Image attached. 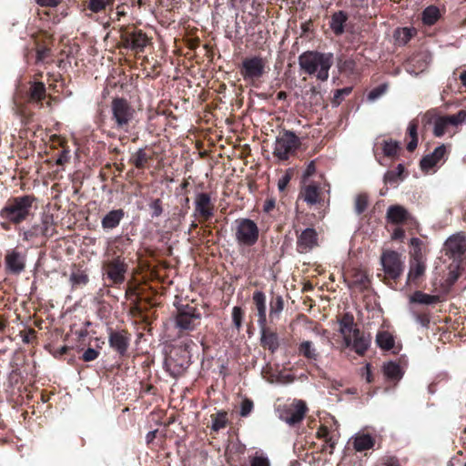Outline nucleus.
Returning <instances> with one entry per match:
<instances>
[{
  "mask_svg": "<svg viewBox=\"0 0 466 466\" xmlns=\"http://www.w3.org/2000/svg\"><path fill=\"white\" fill-rule=\"evenodd\" d=\"M299 65L304 73L316 75L319 80L326 81L333 65V54L306 51L299 56Z\"/></svg>",
  "mask_w": 466,
  "mask_h": 466,
  "instance_id": "obj_1",
  "label": "nucleus"
},
{
  "mask_svg": "<svg viewBox=\"0 0 466 466\" xmlns=\"http://www.w3.org/2000/svg\"><path fill=\"white\" fill-rule=\"evenodd\" d=\"M194 342L190 339H186L182 345L174 347L170 353L166 357L165 365L167 370L173 376L182 375L191 363V348Z\"/></svg>",
  "mask_w": 466,
  "mask_h": 466,
  "instance_id": "obj_2",
  "label": "nucleus"
},
{
  "mask_svg": "<svg viewBox=\"0 0 466 466\" xmlns=\"http://www.w3.org/2000/svg\"><path fill=\"white\" fill-rule=\"evenodd\" d=\"M233 233L235 241L240 249L255 246L259 239L258 224L248 218H239L234 221Z\"/></svg>",
  "mask_w": 466,
  "mask_h": 466,
  "instance_id": "obj_3",
  "label": "nucleus"
},
{
  "mask_svg": "<svg viewBox=\"0 0 466 466\" xmlns=\"http://www.w3.org/2000/svg\"><path fill=\"white\" fill-rule=\"evenodd\" d=\"M33 200L34 198L30 196L12 198L7 201L0 215L10 222L20 223L28 217Z\"/></svg>",
  "mask_w": 466,
  "mask_h": 466,
  "instance_id": "obj_4",
  "label": "nucleus"
},
{
  "mask_svg": "<svg viewBox=\"0 0 466 466\" xmlns=\"http://www.w3.org/2000/svg\"><path fill=\"white\" fill-rule=\"evenodd\" d=\"M380 261L385 274L384 282L390 286L397 284L405 268L401 255L395 250H386L382 252Z\"/></svg>",
  "mask_w": 466,
  "mask_h": 466,
  "instance_id": "obj_5",
  "label": "nucleus"
},
{
  "mask_svg": "<svg viewBox=\"0 0 466 466\" xmlns=\"http://www.w3.org/2000/svg\"><path fill=\"white\" fill-rule=\"evenodd\" d=\"M301 145L299 137L290 130L279 133L275 141L273 156L280 161L294 156Z\"/></svg>",
  "mask_w": 466,
  "mask_h": 466,
  "instance_id": "obj_6",
  "label": "nucleus"
},
{
  "mask_svg": "<svg viewBox=\"0 0 466 466\" xmlns=\"http://www.w3.org/2000/svg\"><path fill=\"white\" fill-rule=\"evenodd\" d=\"M267 58L260 56H247L239 66V73L247 83L254 85L267 73Z\"/></svg>",
  "mask_w": 466,
  "mask_h": 466,
  "instance_id": "obj_7",
  "label": "nucleus"
},
{
  "mask_svg": "<svg viewBox=\"0 0 466 466\" xmlns=\"http://www.w3.org/2000/svg\"><path fill=\"white\" fill-rule=\"evenodd\" d=\"M424 117L428 119L427 123H431L433 120V134L435 137H441L449 133L451 128L457 127L466 122V111L460 110L454 115L447 116H433L428 112Z\"/></svg>",
  "mask_w": 466,
  "mask_h": 466,
  "instance_id": "obj_8",
  "label": "nucleus"
},
{
  "mask_svg": "<svg viewBox=\"0 0 466 466\" xmlns=\"http://www.w3.org/2000/svg\"><path fill=\"white\" fill-rule=\"evenodd\" d=\"M308 410L306 402L297 399L277 407L279 418L292 427L299 424L304 420Z\"/></svg>",
  "mask_w": 466,
  "mask_h": 466,
  "instance_id": "obj_9",
  "label": "nucleus"
},
{
  "mask_svg": "<svg viewBox=\"0 0 466 466\" xmlns=\"http://www.w3.org/2000/svg\"><path fill=\"white\" fill-rule=\"evenodd\" d=\"M200 319V313L195 307L186 305L177 309L175 317V327L178 329V334L188 332L197 327Z\"/></svg>",
  "mask_w": 466,
  "mask_h": 466,
  "instance_id": "obj_10",
  "label": "nucleus"
},
{
  "mask_svg": "<svg viewBox=\"0 0 466 466\" xmlns=\"http://www.w3.org/2000/svg\"><path fill=\"white\" fill-rule=\"evenodd\" d=\"M293 229L297 238L296 250L299 254L311 251L319 246V234L313 228H300L299 225L293 224Z\"/></svg>",
  "mask_w": 466,
  "mask_h": 466,
  "instance_id": "obj_11",
  "label": "nucleus"
},
{
  "mask_svg": "<svg viewBox=\"0 0 466 466\" xmlns=\"http://www.w3.org/2000/svg\"><path fill=\"white\" fill-rule=\"evenodd\" d=\"M386 219L388 223L397 226H407L410 228H415L419 226L413 215L403 206L398 204L391 205L388 208Z\"/></svg>",
  "mask_w": 466,
  "mask_h": 466,
  "instance_id": "obj_12",
  "label": "nucleus"
},
{
  "mask_svg": "<svg viewBox=\"0 0 466 466\" xmlns=\"http://www.w3.org/2000/svg\"><path fill=\"white\" fill-rule=\"evenodd\" d=\"M445 254L456 262H461L466 255V236L457 233L451 236L444 244Z\"/></svg>",
  "mask_w": 466,
  "mask_h": 466,
  "instance_id": "obj_13",
  "label": "nucleus"
},
{
  "mask_svg": "<svg viewBox=\"0 0 466 466\" xmlns=\"http://www.w3.org/2000/svg\"><path fill=\"white\" fill-rule=\"evenodd\" d=\"M215 205L210 195L206 192L198 193L195 198V215L200 223L207 222L214 217Z\"/></svg>",
  "mask_w": 466,
  "mask_h": 466,
  "instance_id": "obj_14",
  "label": "nucleus"
},
{
  "mask_svg": "<svg viewBox=\"0 0 466 466\" xmlns=\"http://www.w3.org/2000/svg\"><path fill=\"white\" fill-rule=\"evenodd\" d=\"M343 342L346 348H351L358 355L364 356L370 345V337L355 329L354 334L345 338Z\"/></svg>",
  "mask_w": 466,
  "mask_h": 466,
  "instance_id": "obj_15",
  "label": "nucleus"
},
{
  "mask_svg": "<svg viewBox=\"0 0 466 466\" xmlns=\"http://www.w3.org/2000/svg\"><path fill=\"white\" fill-rule=\"evenodd\" d=\"M426 268V260L410 259L406 285L420 287L424 280Z\"/></svg>",
  "mask_w": 466,
  "mask_h": 466,
  "instance_id": "obj_16",
  "label": "nucleus"
},
{
  "mask_svg": "<svg viewBox=\"0 0 466 466\" xmlns=\"http://www.w3.org/2000/svg\"><path fill=\"white\" fill-rule=\"evenodd\" d=\"M258 326L260 329V346L274 354L280 345L278 332L268 326L267 323Z\"/></svg>",
  "mask_w": 466,
  "mask_h": 466,
  "instance_id": "obj_17",
  "label": "nucleus"
},
{
  "mask_svg": "<svg viewBox=\"0 0 466 466\" xmlns=\"http://www.w3.org/2000/svg\"><path fill=\"white\" fill-rule=\"evenodd\" d=\"M430 62V56L420 52L410 56L406 60L404 66L408 73L417 76L428 68Z\"/></svg>",
  "mask_w": 466,
  "mask_h": 466,
  "instance_id": "obj_18",
  "label": "nucleus"
},
{
  "mask_svg": "<svg viewBox=\"0 0 466 466\" xmlns=\"http://www.w3.org/2000/svg\"><path fill=\"white\" fill-rule=\"evenodd\" d=\"M112 111L118 127L127 124L132 116V110L124 99H114L112 103Z\"/></svg>",
  "mask_w": 466,
  "mask_h": 466,
  "instance_id": "obj_19",
  "label": "nucleus"
},
{
  "mask_svg": "<svg viewBox=\"0 0 466 466\" xmlns=\"http://www.w3.org/2000/svg\"><path fill=\"white\" fill-rule=\"evenodd\" d=\"M349 288H355L363 292L370 287V279L366 270L359 268H353L349 272Z\"/></svg>",
  "mask_w": 466,
  "mask_h": 466,
  "instance_id": "obj_20",
  "label": "nucleus"
},
{
  "mask_svg": "<svg viewBox=\"0 0 466 466\" xmlns=\"http://www.w3.org/2000/svg\"><path fill=\"white\" fill-rule=\"evenodd\" d=\"M447 155L446 146L444 144L437 147L431 154L424 156L420 166L422 171H429L444 160Z\"/></svg>",
  "mask_w": 466,
  "mask_h": 466,
  "instance_id": "obj_21",
  "label": "nucleus"
},
{
  "mask_svg": "<svg viewBox=\"0 0 466 466\" xmlns=\"http://www.w3.org/2000/svg\"><path fill=\"white\" fill-rule=\"evenodd\" d=\"M105 269L107 277L114 283H120L124 280L126 268L124 263L119 258H116L107 262L105 266Z\"/></svg>",
  "mask_w": 466,
  "mask_h": 466,
  "instance_id": "obj_22",
  "label": "nucleus"
},
{
  "mask_svg": "<svg viewBox=\"0 0 466 466\" xmlns=\"http://www.w3.org/2000/svg\"><path fill=\"white\" fill-rule=\"evenodd\" d=\"M382 372L387 381L396 385L403 377L404 371L399 363L389 361L383 364Z\"/></svg>",
  "mask_w": 466,
  "mask_h": 466,
  "instance_id": "obj_23",
  "label": "nucleus"
},
{
  "mask_svg": "<svg viewBox=\"0 0 466 466\" xmlns=\"http://www.w3.org/2000/svg\"><path fill=\"white\" fill-rule=\"evenodd\" d=\"M349 15L345 11L339 10L331 15L329 28L336 36H340L345 33V27Z\"/></svg>",
  "mask_w": 466,
  "mask_h": 466,
  "instance_id": "obj_24",
  "label": "nucleus"
},
{
  "mask_svg": "<svg viewBox=\"0 0 466 466\" xmlns=\"http://www.w3.org/2000/svg\"><path fill=\"white\" fill-rule=\"evenodd\" d=\"M252 301L257 310L258 324L267 323L266 295L261 290H256L252 295Z\"/></svg>",
  "mask_w": 466,
  "mask_h": 466,
  "instance_id": "obj_25",
  "label": "nucleus"
},
{
  "mask_svg": "<svg viewBox=\"0 0 466 466\" xmlns=\"http://www.w3.org/2000/svg\"><path fill=\"white\" fill-rule=\"evenodd\" d=\"M338 323L339 325V332L343 336V341H345V338L352 336L355 329H358L354 322V316L350 312L343 313L338 319Z\"/></svg>",
  "mask_w": 466,
  "mask_h": 466,
  "instance_id": "obj_26",
  "label": "nucleus"
},
{
  "mask_svg": "<svg viewBox=\"0 0 466 466\" xmlns=\"http://www.w3.org/2000/svg\"><path fill=\"white\" fill-rule=\"evenodd\" d=\"M5 265L10 272L19 274L25 268L24 257L20 253L13 250L6 255Z\"/></svg>",
  "mask_w": 466,
  "mask_h": 466,
  "instance_id": "obj_27",
  "label": "nucleus"
},
{
  "mask_svg": "<svg viewBox=\"0 0 466 466\" xmlns=\"http://www.w3.org/2000/svg\"><path fill=\"white\" fill-rule=\"evenodd\" d=\"M299 196L309 206L316 205L321 201L320 188L316 184L306 186L300 192Z\"/></svg>",
  "mask_w": 466,
  "mask_h": 466,
  "instance_id": "obj_28",
  "label": "nucleus"
},
{
  "mask_svg": "<svg viewBox=\"0 0 466 466\" xmlns=\"http://www.w3.org/2000/svg\"><path fill=\"white\" fill-rule=\"evenodd\" d=\"M110 346L120 354L126 352L128 345V339L124 332H112L109 336Z\"/></svg>",
  "mask_w": 466,
  "mask_h": 466,
  "instance_id": "obj_29",
  "label": "nucleus"
},
{
  "mask_svg": "<svg viewBox=\"0 0 466 466\" xmlns=\"http://www.w3.org/2000/svg\"><path fill=\"white\" fill-rule=\"evenodd\" d=\"M127 41L130 48L137 54L143 53L146 46V35L141 31L132 33Z\"/></svg>",
  "mask_w": 466,
  "mask_h": 466,
  "instance_id": "obj_30",
  "label": "nucleus"
},
{
  "mask_svg": "<svg viewBox=\"0 0 466 466\" xmlns=\"http://www.w3.org/2000/svg\"><path fill=\"white\" fill-rule=\"evenodd\" d=\"M441 18V12L436 5L427 6L421 14V20L425 25H433Z\"/></svg>",
  "mask_w": 466,
  "mask_h": 466,
  "instance_id": "obj_31",
  "label": "nucleus"
},
{
  "mask_svg": "<svg viewBox=\"0 0 466 466\" xmlns=\"http://www.w3.org/2000/svg\"><path fill=\"white\" fill-rule=\"evenodd\" d=\"M123 217L124 212L122 209L112 210L102 219V226L104 228H114L119 224Z\"/></svg>",
  "mask_w": 466,
  "mask_h": 466,
  "instance_id": "obj_32",
  "label": "nucleus"
},
{
  "mask_svg": "<svg viewBox=\"0 0 466 466\" xmlns=\"http://www.w3.org/2000/svg\"><path fill=\"white\" fill-rule=\"evenodd\" d=\"M440 298L437 295H430L427 293H424L420 290L415 291L410 297V303H419V304H425V305H431L435 304L439 302Z\"/></svg>",
  "mask_w": 466,
  "mask_h": 466,
  "instance_id": "obj_33",
  "label": "nucleus"
},
{
  "mask_svg": "<svg viewBox=\"0 0 466 466\" xmlns=\"http://www.w3.org/2000/svg\"><path fill=\"white\" fill-rule=\"evenodd\" d=\"M375 440L369 434H361L355 437L353 447L357 451H364L373 448Z\"/></svg>",
  "mask_w": 466,
  "mask_h": 466,
  "instance_id": "obj_34",
  "label": "nucleus"
},
{
  "mask_svg": "<svg viewBox=\"0 0 466 466\" xmlns=\"http://www.w3.org/2000/svg\"><path fill=\"white\" fill-rule=\"evenodd\" d=\"M416 34L417 30L414 27H401L395 30L394 37L398 44L406 45Z\"/></svg>",
  "mask_w": 466,
  "mask_h": 466,
  "instance_id": "obj_35",
  "label": "nucleus"
},
{
  "mask_svg": "<svg viewBox=\"0 0 466 466\" xmlns=\"http://www.w3.org/2000/svg\"><path fill=\"white\" fill-rule=\"evenodd\" d=\"M376 343L377 345L384 350H390L394 347V338L391 333L389 331H379L376 336Z\"/></svg>",
  "mask_w": 466,
  "mask_h": 466,
  "instance_id": "obj_36",
  "label": "nucleus"
},
{
  "mask_svg": "<svg viewBox=\"0 0 466 466\" xmlns=\"http://www.w3.org/2000/svg\"><path fill=\"white\" fill-rule=\"evenodd\" d=\"M405 167L402 164H399L395 169L388 170L383 177L384 183L393 185L396 184L399 180H402L404 178Z\"/></svg>",
  "mask_w": 466,
  "mask_h": 466,
  "instance_id": "obj_37",
  "label": "nucleus"
},
{
  "mask_svg": "<svg viewBox=\"0 0 466 466\" xmlns=\"http://www.w3.org/2000/svg\"><path fill=\"white\" fill-rule=\"evenodd\" d=\"M299 354L309 360H317L319 353L309 340L302 341L299 346Z\"/></svg>",
  "mask_w": 466,
  "mask_h": 466,
  "instance_id": "obj_38",
  "label": "nucleus"
},
{
  "mask_svg": "<svg viewBox=\"0 0 466 466\" xmlns=\"http://www.w3.org/2000/svg\"><path fill=\"white\" fill-rule=\"evenodd\" d=\"M212 425L211 430L213 431L218 432L221 429L226 428L228 424V413L225 410H219L215 414H211L210 416Z\"/></svg>",
  "mask_w": 466,
  "mask_h": 466,
  "instance_id": "obj_39",
  "label": "nucleus"
},
{
  "mask_svg": "<svg viewBox=\"0 0 466 466\" xmlns=\"http://www.w3.org/2000/svg\"><path fill=\"white\" fill-rule=\"evenodd\" d=\"M418 127L419 124L417 120L410 121L408 126L407 133L410 137V141L407 145V150L410 152L414 151L418 146Z\"/></svg>",
  "mask_w": 466,
  "mask_h": 466,
  "instance_id": "obj_40",
  "label": "nucleus"
},
{
  "mask_svg": "<svg viewBox=\"0 0 466 466\" xmlns=\"http://www.w3.org/2000/svg\"><path fill=\"white\" fill-rule=\"evenodd\" d=\"M284 309V300L281 296L273 297L269 302V319L273 321L279 318V313Z\"/></svg>",
  "mask_w": 466,
  "mask_h": 466,
  "instance_id": "obj_41",
  "label": "nucleus"
},
{
  "mask_svg": "<svg viewBox=\"0 0 466 466\" xmlns=\"http://www.w3.org/2000/svg\"><path fill=\"white\" fill-rule=\"evenodd\" d=\"M423 242L419 238H411L410 246L412 249L410 252V259L426 260L425 255L422 252Z\"/></svg>",
  "mask_w": 466,
  "mask_h": 466,
  "instance_id": "obj_42",
  "label": "nucleus"
},
{
  "mask_svg": "<svg viewBox=\"0 0 466 466\" xmlns=\"http://www.w3.org/2000/svg\"><path fill=\"white\" fill-rule=\"evenodd\" d=\"M316 436L318 439H323L325 441V443L330 448L329 453H332V450L335 448L336 441L334 437L330 435L328 427L325 425H320L317 431Z\"/></svg>",
  "mask_w": 466,
  "mask_h": 466,
  "instance_id": "obj_43",
  "label": "nucleus"
},
{
  "mask_svg": "<svg viewBox=\"0 0 466 466\" xmlns=\"http://www.w3.org/2000/svg\"><path fill=\"white\" fill-rule=\"evenodd\" d=\"M400 146L398 142L393 140H384L382 145V151L386 157H394L398 155Z\"/></svg>",
  "mask_w": 466,
  "mask_h": 466,
  "instance_id": "obj_44",
  "label": "nucleus"
},
{
  "mask_svg": "<svg viewBox=\"0 0 466 466\" xmlns=\"http://www.w3.org/2000/svg\"><path fill=\"white\" fill-rule=\"evenodd\" d=\"M339 70L347 75L358 74V66L355 60L350 58L340 61L339 64Z\"/></svg>",
  "mask_w": 466,
  "mask_h": 466,
  "instance_id": "obj_45",
  "label": "nucleus"
},
{
  "mask_svg": "<svg viewBox=\"0 0 466 466\" xmlns=\"http://www.w3.org/2000/svg\"><path fill=\"white\" fill-rule=\"evenodd\" d=\"M30 96L33 100L41 101L46 96V87L41 82L34 83L30 88Z\"/></svg>",
  "mask_w": 466,
  "mask_h": 466,
  "instance_id": "obj_46",
  "label": "nucleus"
},
{
  "mask_svg": "<svg viewBox=\"0 0 466 466\" xmlns=\"http://www.w3.org/2000/svg\"><path fill=\"white\" fill-rule=\"evenodd\" d=\"M243 318L244 310L240 307L235 306L232 309V322L238 331L242 328Z\"/></svg>",
  "mask_w": 466,
  "mask_h": 466,
  "instance_id": "obj_47",
  "label": "nucleus"
},
{
  "mask_svg": "<svg viewBox=\"0 0 466 466\" xmlns=\"http://www.w3.org/2000/svg\"><path fill=\"white\" fill-rule=\"evenodd\" d=\"M369 200L366 194H359L355 199V212L361 215L368 208Z\"/></svg>",
  "mask_w": 466,
  "mask_h": 466,
  "instance_id": "obj_48",
  "label": "nucleus"
},
{
  "mask_svg": "<svg viewBox=\"0 0 466 466\" xmlns=\"http://www.w3.org/2000/svg\"><path fill=\"white\" fill-rule=\"evenodd\" d=\"M149 208L152 218H157L161 216L163 213V203L161 198H157L156 199H152V201L149 203Z\"/></svg>",
  "mask_w": 466,
  "mask_h": 466,
  "instance_id": "obj_49",
  "label": "nucleus"
},
{
  "mask_svg": "<svg viewBox=\"0 0 466 466\" xmlns=\"http://www.w3.org/2000/svg\"><path fill=\"white\" fill-rule=\"evenodd\" d=\"M293 176L291 169H288L285 174L278 181V188L280 192H284L289 184Z\"/></svg>",
  "mask_w": 466,
  "mask_h": 466,
  "instance_id": "obj_50",
  "label": "nucleus"
},
{
  "mask_svg": "<svg viewBox=\"0 0 466 466\" xmlns=\"http://www.w3.org/2000/svg\"><path fill=\"white\" fill-rule=\"evenodd\" d=\"M352 91V87H344L341 89H337L334 93L333 96V104L339 105L345 98V96H349Z\"/></svg>",
  "mask_w": 466,
  "mask_h": 466,
  "instance_id": "obj_51",
  "label": "nucleus"
},
{
  "mask_svg": "<svg viewBox=\"0 0 466 466\" xmlns=\"http://www.w3.org/2000/svg\"><path fill=\"white\" fill-rule=\"evenodd\" d=\"M42 233L44 235H51L54 231V222L52 216L46 215L42 218Z\"/></svg>",
  "mask_w": 466,
  "mask_h": 466,
  "instance_id": "obj_52",
  "label": "nucleus"
},
{
  "mask_svg": "<svg viewBox=\"0 0 466 466\" xmlns=\"http://www.w3.org/2000/svg\"><path fill=\"white\" fill-rule=\"evenodd\" d=\"M387 90V86L385 84L380 85L370 90L368 94V99L370 101H374L380 97Z\"/></svg>",
  "mask_w": 466,
  "mask_h": 466,
  "instance_id": "obj_53",
  "label": "nucleus"
},
{
  "mask_svg": "<svg viewBox=\"0 0 466 466\" xmlns=\"http://www.w3.org/2000/svg\"><path fill=\"white\" fill-rule=\"evenodd\" d=\"M253 408H254V403L251 400H249V399L243 400L241 402V407H240V416L241 417L248 416L251 413Z\"/></svg>",
  "mask_w": 466,
  "mask_h": 466,
  "instance_id": "obj_54",
  "label": "nucleus"
},
{
  "mask_svg": "<svg viewBox=\"0 0 466 466\" xmlns=\"http://www.w3.org/2000/svg\"><path fill=\"white\" fill-rule=\"evenodd\" d=\"M414 316L418 323H420L422 327L428 328L431 322L430 313L427 311L422 312H415Z\"/></svg>",
  "mask_w": 466,
  "mask_h": 466,
  "instance_id": "obj_55",
  "label": "nucleus"
},
{
  "mask_svg": "<svg viewBox=\"0 0 466 466\" xmlns=\"http://www.w3.org/2000/svg\"><path fill=\"white\" fill-rule=\"evenodd\" d=\"M157 4L167 11H172L178 7L179 0H157Z\"/></svg>",
  "mask_w": 466,
  "mask_h": 466,
  "instance_id": "obj_56",
  "label": "nucleus"
},
{
  "mask_svg": "<svg viewBox=\"0 0 466 466\" xmlns=\"http://www.w3.org/2000/svg\"><path fill=\"white\" fill-rule=\"evenodd\" d=\"M106 0H90L89 8L95 13H98L106 8Z\"/></svg>",
  "mask_w": 466,
  "mask_h": 466,
  "instance_id": "obj_57",
  "label": "nucleus"
},
{
  "mask_svg": "<svg viewBox=\"0 0 466 466\" xmlns=\"http://www.w3.org/2000/svg\"><path fill=\"white\" fill-rule=\"evenodd\" d=\"M250 466H270V463L267 457L254 456L250 461Z\"/></svg>",
  "mask_w": 466,
  "mask_h": 466,
  "instance_id": "obj_58",
  "label": "nucleus"
},
{
  "mask_svg": "<svg viewBox=\"0 0 466 466\" xmlns=\"http://www.w3.org/2000/svg\"><path fill=\"white\" fill-rule=\"evenodd\" d=\"M98 357V352L94 349H87L83 354V360L85 361H92Z\"/></svg>",
  "mask_w": 466,
  "mask_h": 466,
  "instance_id": "obj_59",
  "label": "nucleus"
},
{
  "mask_svg": "<svg viewBox=\"0 0 466 466\" xmlns=\"http://www.w3.org/2000/svg\"><path fill=\"white\" fill-rule=\"evenodd\" d=\"M315 173H316V165H315V161L312 160L308 164V166L304 171L303 177H304V178H308V177H312Z\"/></svg>",
  "mask_w": 466,
  "mask_h": 466,
  "instance_id": "obj_60",
  "label": "nucleus"
},
{
  "mask_svg": "<svg viewBox=\"0 0 466 466\" xmlns=\"http://www.w3.org/2000/svg\"><path fill=\"white\" fill-rule=\"evenodd\" d=\"M405 237V231L401 227H397L391 235V238L394 240H402Z\"/></svg>",
  "mask_w": 466,
  "mask_h": 466,
  "instance_id": "obj_61",
  "label": "nucleus"
},
{
  "mask_svg": "<svg viewBox=\"0 0 466 466\" xmlns=\"http://www.w3.org/2000/svg\"><path fill=\"white\" fill-rule=\"evenodd\" d=\"M362 376L365 378L368 383H371L373 381L371 365L370 363L366 364Z\"/></svg>",
  "mask_w": 466,
  "mask_h": 466,
  "instance_id": "obj_62",
  "label": "nucleus"
},
{
  "mask_svg": "<svg viewBox=\"0 0 466 466\" xmlns=\"http://www.w3.org/2000/svg\"><path fill=\"white\" fill-rule=\"evenodd\" d=\"M35 1L41 6H50V7H56L61 2V0H35Z\"/></svg>",
  "mask_w": 466,
  "mask_h": 466,
  "instance_id": "obj_63",
  "label": "nucleus"
},
{
  "mask_svg": "<svg viewBox=\"0 0 466 466\" xmlns=\"http://www.w3.org/2000/svg\"><path fill=\"white\" fill-rule=\"evenodd\" d=\"M276 206V201L275 199L273 198H270V199H267L265 202H264V205H263V210L267 213L270 212L271 210L274 209Z\"/></svg>",
  "mask_w": 466,
  "mask_h": 466,
  "instance_id": "obj_64",
  "label": "nucleus"
}]
</instances>
